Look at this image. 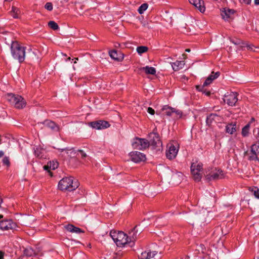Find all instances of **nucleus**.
Segmentation results:
<instances>
[{
	"label": "nucleus",
	"instance_id": "obj_7",
	"mask_svg": "<svg viewBox=\"0 0 259 259\" xmlns=\"http://www.w3.org/2000/svg\"><path fill=\"white\" fill-rule=\"evenodd\" d=\"M150 138V146L153 149H157V150H160V147L162 146V143L159 139V135L156 133H151L149 135Z\"/></svg>",
	"mask_w": 259,
	"mask_h": 259
},
{
	"label": "nucleus",
	"instance_id": "obj_16",
	"mask_svg": "<svg viewBox=\"0 0 259 259\" xmlns=\"http://www.w3.org/2000/svg\"><path fill=\"white\" fill-rule=\"evenodd\" d=\"M189 3L193 5L200 12H204L205 10L204 1L202 0H189Z\"/></svg>",
	"mask_w": 259,
	"mask_h": 259
},
{
	"label": "nucleus",
	"instance_id": "obj_42",
	"mask_svg": "<svg viewBox=\"0 0 259 259\" xmlns=\"http://www.w3.org/2000/svg\"><path fill=\"white\" fill-rule=\"evenodd\" d=\"M3 163L4 165H7V166H9L10 164L9 158L8 157H5L3 159Z\"/></svg>",
	"mask_w": 259,
	"mask_h": 259
},
{
	"label": "nucleus",
	"instance_id": "obj_51",
	"mask_svg": "<svg viewBox=\"0 0 259 259\" xmlns=\"http://www.w3.org/2000/svg\"><path fill=\"white\" fill-rule=\"evenodd\" d=\"M29 51H30L28 53L30 55H34V53L33 52H31V49H29L28 50Z\"/></svg>",
	"mask_w": 259,
	"mask_h": 259
},
{
	"label": "nucleus",
	"instance_id": "obj_22",
	"mask_svg": "<svg viewBox=\"0 0 259 259\" xmlns=\"http://www.w3.org/2000/svg\"><path fill=\"white\" fill-rule=\"evenodd\" d=\"M157 253V251H156L153 252H151V251H145L141 254L139 257L140 259H151L154 257Z\"/></svg>",
	"mask_w": 259,
	"mask_h": 259
},
{
	"label": "nucleus",
	"instance_id": "obj_20",
	"mask_svg": "<svg viewBox=\"0 0 259 259\" xmlns=\"http://www.w3.org/2000/svg\"><path fill=\"white\" fill-rule=\"evenodd\" d=\"M235 11L232 9L224 8L221 13V16L225 20H228L229 18H231L232 15L234 14Z\"/></svg>",
	"mask_w": 259,
	"mask_h": 259
},
{
	"label": "nucleus",
	"instance_id": "obj_9",
	"mask_svg": "<svg viewBox=\"0 0 259 259\" xmlns=\"http://www.w3.org/2000/svg\"><path fill=\"white\" fill-rule=\"evenodd\" d=\"M255 148H256L255 145L252 144L250 146V150H247L244 152V157H246L249 161H259V158L257 157L258 154L256 152Z\"/></svg>",
	"mask_w": 259,
	"mask_h": 259
},
{
	"label": "nucleus",
	"instance_id": "obj_4",
	"mask_svg": "<svg viewBox=\"0 0 259 259\" xmlns=\"http://www.w3.org/2000/svg\"><path fill=\"white\" fill-rule=\"evenodd\" d=\"M6 98L12 105L17 109L23 108L26 105V102L24 98L18 95L9 93L7 95Z\"/></svg>",
	"mask_w": 259,
	"mask_h": 259
},
{
	"label": "nucleus",
	"instance_id": "obj_45",
	"mask_svg": "<svg viewBox=\"0 0 259 259\" xmlns=\"http://www.w3.org/2000/svg\"><path fill=\"white\" fill-rule=\"evenodd\" d=\"M147 112L151 114V115H154V113H155V111L153 109H152L151 107H148V109H147Z\"/></svg>",
	"mask_w": 259,
	"mask_h": 259
},
{
	"label": "nucleus",
	"instance_id": "obj_46",
	"mask_svg": "<svg viewBox=\"0 0 259 259\" xmlns=\"http://www.w3.org/2000/svg\"><path fill=\"white\" fill-rule=\"evenodd\" d=\"M126 244H116L117 248H123L125 247Z\"/></svg>",
	"mask_w": 259,
	"mask_h": 259
},
{
	"label": "nucleus",
	"instance_id": "obj_41",
	"mask_svg": "<svg viewBox=\"0 0 259 259\" xmlns=\"http://www.w3.org/2000/svg\"><path fill=\"white\" fill-rule=\"evenodd\" d=\"M205 213H207V212H205V211H203L202 212L200 213L199 214H198L196 216V219L200 220V221H203V219L202 218V216H205Z\"/></svg>",
	"mask_w": 259,
	"mask_h": 259
},
{
	"label": "nucleus",
	"instance_id": "obj_15",
	"mask_svg": "<svg viewBox=\"0 0 259 259\" xmlns=\"http://www.w3.org/2000/svg\"><path fill=\"white\" fill-rule=\"evenodd\" d=\"M224 178L223 171L220 169L215 170L206 176V179L208 181L221 179Z\"/></svg>",
	"mask_w": 259,
	"mask_h": 259
},
{
	"label": "nucleus",
	"instance_id": "obj_19",
	"mask_svg": "<svg viewBox=\"0 0 259 259\" xmlns=\"http://www.w3.org/2000/svg\"><path fill=\"white\" fill-rule=\"evenodd\" d=\"M220 75V72H217L214 73L213 72L211 73L210 75L205 79V81L203 83V87H206L209 84H210L211 82L217 78Z\"/></svg>",
	"mask_w": 259,
	"mask_h": 259
},
{
	"label": "nucleus",
	"instance_id": "obj_52",
	"mask_svg": "<svg viewBox=\"0 0 259 259\" xmlns=\"http://www.w3.org/2000/svg\"><path fill=\"white\" fill-rule=\"evenodd\" d=\"M254 3L256 5H259V0H254Z\"/></svg>",
	"mask_w": 259,
	"mask_h": 259
},
{
	"label": "nucleus",
	"instance_id": "obj_58",
	"mask_svg": "<svg viewBox=\"0 0 259 259\" xmlns=\"http://www.w3.org/2000/svg\"><path fill=\"white\" fill-rule=\"evenodd\" d=\"M88 246L89 248H91V244H89L88 245Z\"/></svg>",
	"mask_w": 259,
	"mask_h": 259
},
{
	"label": "nucleus",
	"instance_id": "obj_32",
	"mask_svg": "<svg viewBox=\"0 0 259 259\" xmlns=\"http://www.w3.org/2000/svg\"><path fill=\"white\" fill-rule=\"evenodd\" d=\"M148 50V47L146 46H139L137 48V51L140 55L146 52Z\"/></svg>",
	"mask_w": 259,
	"mask_h": 259
},
{
	"label": "nucleus",
	"instance_id": "obj_11",
	"mask_svg": "<svg viewBox=\"0 0 259 259\" xmlns=\"http://www.w3.org/2000/svg\"><path fill=\"white\" fill-rule=\"evenodd\" d=\"M16 227V224L12 220H4L0 221V229L3 230H13Z\"/></svg>",
	"mask_w": 259,
	"mask_h": 259
},
{
	"label": "nucleus",
	"instance_id": "obj_17",
	"mask_svg": "<svg viewBox=\"0 0 259 259\" xmlns=\"http://www.w3.org/2000/svg\"><path fill=\"white\" fill-rule=\"evenodd\" d=\"M64 227L66 231L72 233L80 234L84 233V230L72 224H69L65 225Z\"/></svg>",
	"mask_w": 259,
	"mask_h": 259
},
{
	"label": "nucleus",
	"instance_id": "obj_47",
	"mask_svg": "<svg viewBox=\"0 0 259 259\" xmlns=\"http://www.w3.org/2000/svg\"><path fill=\"white\" fill-rule=\"evenodd\" d=\"M253 46L251 45H246V48H247L248 50H253Z\"/></svg>",
	"mask_w": 259,
	"mask_h": 259
},
{
	"label": "nucleus",
	"instance_id": "obj_50",
	"mask_svg": "<svg viewBox=\"0 0 259 259\" xmlns=\"http://www.w3.org/2000/svg\"><path fill=\"white\" fill-rule=\"evenodd\" d=\"M4 155V152L3 151H0V158Z\"/></svg>",
	"mask_w": 259,
	"mask_h": 259
},
{
	"label": "nucleus",
	"instance_id": "obj_24",
	"mask_svg": "<svg viewBox=\"0 0 259 259\" xmlns=\"http://www.w3.org/2000/svg\"><path fill=\"white\" fill-rule=\"evenodd\" d=\"M183 175L181 172H177L172 175V180L176 184H179L183 179Z\"/></svg>",
	"mask_w": 259,
	"mask_h": 259
},
{
	"label": "nucleus",
	"instance_id": "obj_33",
	"mask_svg": "<svg viewBox=\"0 0 259 259\" xmlns=\"http://www.w3.org/2000/svg\"><path fill=\"white\" fill-rule=\"evenodd\" d=\"M49 26L54 30H58L59 29V26L57 23L55 21H51L48 23Z\"/></svg>",
	"mask_w": 259,
	"mask_h": 259
},
{
	"label": "nucleus",
	"instance_id": "obj_12",
	"mask_svg": "<svg viewBox=\"0 0 259 259\" xmlns=\"http://www.w3.org/2000/svg\"><path fill=\"white\" fill-rule=\"evenodd\" d=\"M130 156L133 161L139 163L146 160V155L138 151H133L130 153Z\"/></svg>",
	"mask_w": 259,
	"mask_h": 259
},
{
	"label": "nucleus",
	"instance_id": "obj_40",
	"mask_svg": "<svg viewBox=\"0 0 259 259\" xmlns=\"http://www.w3.org/2000/svg\"><path fill=\"white\" fill-rule=\"evenodd\" d=\"M45 8L48 11H52L53 10V5L51 3H47L45 6Z\"/></svg>",
	"mask_w": 259,
	"mask_h": 259
},
{
	"label": "nucleus",
	"instance_id": "obj_8",
	"mask_svg": "<svg viewBox=\"0 0 259 259\" xmlns=\"http://www.w3.org/2000/svg\"><path fill=\"white\" fill-rule=\"evenodd\" d=\"M132 146L134 149L142 150L150 146V143L145 139L136 138Z\"/></svg>",
	"mask_w": 259,
	"mask_h": 259
},
{
	"label": "nucleus",
	"instance_id": "obj_49",
	"mask_svg": "<svg viewBox=\"0 0 259 259\" xmlns=\"http://www.w3.org/2000/svg\"><path fill=\"white\" fill-rule=\"evenodd\" d=\"M246 4H249L251 2V0H243Z\"/></svg>",
	"mask_w": 259,
	"mask_h": 259
},
{
	"label": "nucleus",
	"instance_id": "obj_1",
	"mask_svg": "<svg viewBox=\"0 0 259 259\" xmlns=\"http://www.w3.org/2000/svg\"><path fill=\"white\" fill-rule=\"evenodd\" d=\"M78 186V181H74L72 177H65L59 181L58 187L61 191H71L75 190Z\"/></svg>",
	"mask_w": 259,
	"mask_h": 259
},
{
	"label": "nucleus",
	"instance_id": "obj_34",
	"mask_svg": "<svg viewBox=\"0 0 259 259\" xmlns=\"http://www.w3.org/2000/svg\"><path fill=\"white\" fill-rule=\"evenodd\" d=\"M148 8V4L144 3L141 5L138 9V12L139 14H142Z\"/></svg>",
	"mask_w": 259,
	"mask_h": 259
},
{
	"label": "nucleus",
	"instance_id": "obj_28",
	"mask_svg": "<svg viewBox=\"0 0 259 259\" xmlns=\"http://www.w3.org/2000/svg\"><path fill=\"white\" fill-rule=\"evenodd\" d=\"M11 15L14 18H18L19 15L20 13V10L18 8L13 6L12 7V10L10 11Z\"/></svg>",
	"mask_w": 259,
	"mask_h": 259
},
{
	"label": "nucleus",
	"instance_id": "obj_6",
	"mask_svg": "<svg viewBox=\"0 0 259 259\" xmlns=\"http://www.w3.org/2000/svg\"><path fill=\"white\" fill-rule=\"evenodd\" d=\"M110 236L114 243H123L126 241V233L122 231L111 230L110 232Z\"/></svg>",
	"mask_w": 259,
	"mask_h": 259
},
{
	"label": "nucleus",
	"instance_id": "obj_57",
	"mask_svg": "<svg viewBox=\"0 0 259 259\" xmlns=\"http://www.w3.org/2000/svg\"><path fill=\"white\" fill-rule=\"evenodd\" d=\"M186 51L187 52H190V49H187L186 50Z\"/></svg>",
	"mask_w": 259,
	"mask_h": 259
},
{
	"label": "nucleus",
	"instance_id": "obj_3",
	"mask_svg": "<svg viewBox=\"0 0 259 259\" xmlns=\"http://www.w3.org/2000/svg\"><path fill=\"white\" fill-rule=\"evenodd\" d=\"M143 231L144 228L141 226L140 224L136 225L127 231L126 241L123 243H135L140 238V235Z\"/></svg>",
	"mask_w": 259,
	"mask_h": 259
},
{
	"label": "nucleus",
	"instance_id": "obj_27",
	"mask_svg": "<svg viewBox=\"0 0 259 259\" xmlns=\"http://www.w3.org/2000/svg\"><path fill=\"white\" fill-rule=\"evenodd\" d=\"M141 69L144 70L147 74L154 75L156 73V69L153 67L147 66L143 67Z\"/></svg>",
	"mask_w": 259,
	"mask_h": 259
},
{
	"label": "nucleus",
	"instance_id": "obj_56",
	"mask_svg": "<svg viewBox=\"0 0 259 259\" xmlns=\"http://www.w3.org/2000/svg\"><path fill=\"white\" fill-rule=\"evenodd\" d=\"M224 238V237H223V238L220 239L222 242H223L224 241H225V240L223 239Z\"/></svg>",
	"mask_w": 259,
	"mask_h": 259
},
{
	"label": "nucleus",
	"instance_id": "obj_14",
	"mask_svg": "<svg viewBox=\"0 0 259 259\" xmlns=\"http://www.w3.org/2000/svg\"><path fill=\"white\" fill-rule=\"evenodd\" d=\"M90 125L94 128L101 130L107 128L110 126L109 123L104 120H99L90 122Z\"/></svg>",
	"mask_w": 259,
	"mask_h": 259
},
{
	"label": "nucleus",
	"instance_id": "obj_61",
	"mask_svg": "<svg viewBox=\"0 0 259 259\" xmlns=\"http://www.w3.org/2000/svg\"><path fill=\"white\" fill-rule=\"evenodd\" d=\"M217 230H221V229H220L219 227H218V228H217Z\"/></svg>",
	"mask_w": 259,
	"mask_h": 259
},
{
	"label": "nucleus",
	"instance_id": "obj_25",
	"mask_svg": "<svg viewBox=\"0 0 259 259\" xmlns=\"http://www.w3.org/2000/svg\"><path fill=\"white\" fill-rule=\"evenodd\" d=\"M236 125L235 123H229L226 126V132L230 134H233L236 131Z\"/></svg>",
	"mask_w": 259,
	"mask_h": 259
},
{
	"label": "nucleus",
	"instance_id": "obj_5",
	"mask_svg": "<svg viewBox=\"0 0 259 259\" xmlns=\"http://www.w3.org/2000/svg\"><path fill=\"white\" fill-rule=\"evenodd\" d=\"M203 164L202 163L193 162L191 166V171L193 179L196 182H199L202 178V175L200 171L202 170Z\"/></svg>",
	"mask_w": 259,
	"mask_h": 259
},
{
	"label": "nucleus",
	"instance_id": "obj_31",
	"mask_svg": "<svg viewBox=\"0 0 259 259\" xmlns=\"http://www.w3.org/2000/svg\"><path fill=\"white\" fill-rule=\"evenodd\" d=\"M61 151H66V153L68 154L70 157L74 156L75 152H74V150L73 148L68 149L67 148L65 149H60Z\"/></svg>",
	"mask_w": 259,
	"mask_h": 259
},
{
	"label": "nucleus",
	"instance_id": "obj_36",
	"mask_svg": "<svg viewBox=\"0 0 259 259\" xmlns=\"http://www.w3.org/2000/svg\"><path fill=\"white\" fill-rule=\"evenodd\" d=\"M174 114L176 115L177 118H181L182 116L183 112L180 110L173 108V114Z\"/></svg>",
	"mask_w": 259,
	"mask_h": 259
},
{
	"label": "nucleus",
	"instance_id": "obj_48",
	"mask_svg": "<svg viewBox=\"0 0 259 259\" xmlns=\"http://www.w3.org/2000/svg\"><path fill=\"white\" fill-rule=\"evenodd\" d=\"M4 253L2 251H0V259H3Z\"/></svg>",
	"mask_w": 259,
	"mask_h": 259
},
{
	"label": "nucleus",
	"instance_id": "obj_2",
	"mask_svg": "<svg viewBox=\"0 0 259 259\" xmlns=\"http://www.w3.org/2000/svg\"><path fill=\"white\" fill-rule=\"evenodd\" d=\"M25 49V47L21 46L17 41H13L11 44V50L12 56L14 59L18 60L19 63L24 61Z\"/></svg>",
	"mask_w": 259,
	"mask_h": 259
},
{
	"label": "nucleus",
	"instance_id": "obj_29",
	"mask_svg": "<svg viewBox=\"0 0 259 259\" xmlns=\"http://www.w3.org/2000/svg\"><path fill=\"white\" fill-rule=\"evenodd\" d=\"M217 116L218 115L214 113H211V114H209L208 116H207L206 119V124L207 125L211 124L212 121L214 119L215 117Z\"/></svg>",
	"mask_w": 259,
	"mask_h": 259
},
{
	"label": "nucleus",
	"instance_id": "obj_35",
	"mask_svg": "<svg viewBox=\"0 0 259 259\" xmlns=\"http://www.w3.org/2000/svg\"><path fill=\"white\" fill-rule=\"evenodd\" d=\"M205 87H203V85L201 86H197V89L202 92L203 93L205 94L207 96H209L210 94V93L209 91H207L205 89H204Z\"/></svg>",
	"mask_w": 259,
	"mask_h": 259
},
{
	"label": "nucleus",
	"instance_id": "obj_55",
	"mask_svg": "<svg viewBox=\"0 0 259 259\" xmlns=\"http://www.w3.org/2000/svg\"><path fill=\"white\" fill-rule=\"evenodd\" d=\"M200 246L201 247L202 251H203V246H203V244H200Z\"/></svg>",
	"mask_w": 259,
	"mask_h": 259
},
{
	"label": "nucleus",
	"instance_id": "obj_18",
	"mask_svg": "<svg viewBox=\"0 0 259 259\" xmlns=\"http://www.w3.org/2000/svg\"><path fill=\"white\" fill-rule=\"evenodd\" d=\"M42 123L54 132H59L60 130L58 125L53 121L46 120Z\"/></svg>",
	"mask_w": 259,
	"mask_h": 259
},
{
	"label": "nucleus",
	"instance_id": "obj_23",
	"mask_svg": "<svg viewBox=\"0 0 259 259\" xmlns=\"http://www.w3.org/2000/svg\"><path fill=\"white\" fill-rule=\"evenodd\" d=\"M171 67L175 71H178L183 68L185 63L184 61H176L175 62L171 63Z\"/></svg>",
	"mask_w": 259,
	"mask_h": 259
},
{
	"label": "nucleus",
	"instance_id": "obj_38",
	"mask_svg": "<svg viewBox=\"0 0 259 259\" xmlns=\"http://www.w3.org/2000/svg\"><path fill=\"white\" fill-rule=\"evenodd\" d=\"M251 191L253 193L254 196L255 198L259 199V191L257 187L252 188Z\"/></svg>",
	"mask_w": 259,
	"mask_h": 259
},
{
	"label": "nucleus",
	"instance_id": "obj_54",
	"mask_svg": "<svg viewBox=\"0 0 259 259\" xmlns=\"http://www.w3.org/2000/svg\"><path fill=\"white\" fill-rule=\"evenodd\" d=\"M35 154L36 155H37V156H39V153H37V151H35Z\"/></svg>",
	"mask_w": 259,
	"mask_h": 259
},
{
	"label": "nucleus",
	"instance_id": "obj_10",
	"mask_svg": "<svg viewBox=\"0 0 259 259\" xmlns=\"http://www.w3.org/2000/svg\"><path fill=\"white\" fill-rule=\"evenodd\" d=\"M237 96L238 94L236 92H231L230 94L227 93V94L225 95L224 101L229 106H235L238 100Z\"/></svg>",
	"mask_w": 259,
	"mask_h": 259
},
{
	"label": "nucleus",
	"instance_id": "obj_43",
	"mask_svg": "<svg viewBox=\"0 0 259 259\" xmlns=\"http://www.w3.org/2000/svg\"><path fill=\"white\" fill-rule=\"evenodd\" d=\"M78 152L80 153L81 158L84 159L87 157V154L82 150H78Z\"/></svg>",
	"mask_w": 259,
	"mask_h": 259
},
{
	"label": "nucleus",
	"instance_id": "obj_59",
	"mask_svg": "<svg viewBox=\"0 0 259 259\" xmlns=\"http://www.w3.org/2000/svg\"><path fill=\"white\" fill-rule=\"evenodd\" d=\"M70 59H71L70 57H68V58L67 59L66 61L70 60Z\"/></svg>",
	"mask_w": 259,
	"mask_h": 259
},
{
	"label": "nucleus",
	"instance_id": "obj_53",
	"mask_svg": "<svg viewBox=\"0 0 259 259\" xmlns=\"http://www.w3.org/2000/svg\"><path fill=\"white\" fill-rule=\"evenodd\" d=\"M44 169H45L47 170V169H49V168H50V166H49V165H45V166H44Z\"/></svg>",
	"mask_w": 259,
	"mask_h": 259
},
{
	"label": "nucleus",
	"instance_id": "obj_21",
	"mask_svg": "<svg viewBox=\"0 0 259 259\" xmlns=\"http://www.w3.org/2000/svg\"><path fill=\"white\" fill-rule=\"evenodd\" d=\"M38 251L39 250L36 249V248L34 249L30 246L26 247L23 250L24 254L27 256L36 255Z\"/></svg>",
	"mask_w": 259,
	"mask_h": 259
},
{
	"label": "nucleus",
	"instance_id": "obj_30",
	"mask_svg": "<svg viewBox=\"0 0 259 259\" xmlns=\"http://www.w3.org/2000/svg\"><path fill=\"white\" fill-rule=\"evenodd\" d=\"M250 124H246L242 130L241 134L243 137H247L249 134Z\"/></svg>",
	"mask_w": 259,
	"mask_h": 259
},
{
	"label": "nucleus",
	"instance_id": "obj_26",
	"mask_svg": "<svg viewBox=\"0 0 259 259\" xmlns=\"http://www.w3.org/2000/svg\"><path fill=\"white\" fill-rule=\"evenodd\" d=\"M162 114L168 116L173 115V108L168 106H164L162 108Z\"/></svg>",
	"mask_w": 259,
	"mask_h": 259
},
{
	"label": "nucleus",
	"instance_id": "obj_13",
	"mask_svg": "<svg viewBox=\"0 0 259 259\" xmlns=\"http://www.w3.org/2000/svg\"><path fill=\"white\" fill-rule=\"evenodd\" d=\"M167 150L166 151V156L170 160L174 159L178 153V149L173 144H170L167 146Z\"/></svg>",
	"mask_w": 259,
	"mask_h": 259
},
{
	"label": "nucleus",
	"instance_id": "obj_37",
	"mask_svg": "<svg viewBox=\"0 0 259 259\" xmlns=\"http://www.w3.org/2000/svg\"><path fill=\"white\" fill-rule=\"evenodd\" d=\"M109 55H110V56L111 57V58H112V59H113L114 60H118V58L117 57V53L116 51L112 50V51H110L109 52Z\"/></svg>",
	"mask_w": 259,
	"mask_h": 259
},
{
	"label": "nucleus",
	"instance_id": "obj_39",
	"mask_svg": "<svg viewBox=\"0 0 259 259\" xmlns=\"http://www.w3.org/2000/svg\"><path fill=\"white\" fill-rule=\"evenodd\" d=\"M257 141L253 144V145H255V146L256 147V148H255L256 152L257 153V154L259 155V131H258V136L257 137Z\"/></svg>",
	"mask_w": 259,
	"mask_h": 259
},
{
	"label": "nucleus",
	"instance_id": "obj_44",
	"mask_svg": "<svg viewBox=\"0 0 259 259\" xmlns=\"http://www.w3.org/2000/svg\"><path fill=\"white\" fill-rule=\"evenodd\" d=\"M58 166V163L57 162H53V164L52 165L51 164L50 166V168H52V169H55L56 168H57Z\"/></svg>",
	"mask_w": 259,
	"mask_h": 259
},
{
	"label": "nucleus",
	"instance_id": "obj_60",
	"mask_svg": "<svg viewBox=\"0 0 259 259\" xmlns=\"http://www.w3.org/2000/svg\"><path fill=\"white\" fill-rule=\"evenodd\" d=\"M3 218V215L2 214H0V219Z\"/></svg>",
	"mask_w": 259,
	"mask_h": 259
}]
</instances>
